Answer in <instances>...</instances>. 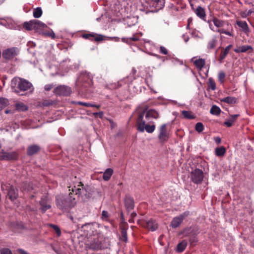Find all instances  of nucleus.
Here are the masks:
<instances>
[{
    "mask_svg": "<svg viewBox=\"0 0 254 254\" xmlns=\"http://www.w3.org/2000/svg\"><path fill=\"white\" fill-rule=\"evenodd\" d=\"M15 110L18 112H24L28 110V107L23 103H16L15 105Z\"/></svg>",
    "mask_w": 254,
    "mask_h": 254,
    "instance_id": "obj_25",
    "label": "nucleus"
},
{
    "mask_svg": "<svg viewBox=\"0 0 254 254\" xmlns=\"http://www.w3.org/2000/svg\"><path fill=\"white\" fill-rule=\"evenodd\" d=\"M86 245V248L94 251L99 250L101 248V244L98 241H96L95 240H94L91 242L87 243Z\"/></svg>",
    "mask_w": 254,
    "mask_h": 254,
    "instance_id": "obj_16",
    "label": "nucleus"
},
{
    "mask_svg": "<svg viewBox=\"0 0 254 254\" xmlns=\"http://www.w3.org/2000/svg\"><path fill=\"white\" fill-rule=\"evenodd\" d=\"M138 40H139V37L135 35H133L132 37H130L129 38H123L122 39V41L125 43H127L128 42L130 41L131 40L133 41H136Z\"/></svg>",
    "mask_w": 254,
    "mask_h": 254,
    "instance_id": "obj_42",
    "label": "nucleus"
},
{
    "mask_svg": "<svg viewBox=\"0 0 254 254\" xmlns=\"http://www.w3.org/2000/svg\"><path fill=\"white\" fill-rule=\"evenodd\" d=\"M182 115L185 118L188 119H193L194 118V116L192 114L191 112L188 111H183Z\"/></svg>",
    "mask_w": 254,
    "mask_h": 254,
    "instance_id": "obj_41",
    "label": "nucleus"
},
{
    "mask_svg": "<svg viewBox=\"0 0 254 254\" xmlns=\"http://www.w3.org/2000/svg\"><path fill=\"white\" fill-rule=\"evenodd\" d=\"M78 82H89L90 77L86 73H83L81 74L78 79Z\"/></svg>",
    "mask_w": 254,
    "mask_h": 254,
    "instance_id": "obj_32",
    "label": "nucleus"
},
{
    "mask_svg": "<svg viewBox=\"0 0 254 254\" xmlns=\"http://www.w3.org/2000/svg\"><path fill=\"white\" fill-rule=\"evenodd\" d=\"M221 110L219 107L216 105H213L210 109V113L214 115H218L220 114Z\"/></svg>",
    "mask_w": 254,
    "mask_h": 254,
    "instance_id": "obj_39",
    "label": "nucleus"
},
{
    "mask_svg": "<svg viewBox=\"0 0 254 254\" xmlns=\"http://www.w3.org/2000/svg\"><path fill=\"white\" fill-rule=\"evenodd\" d=\"M99 227L95 223H89L83 225L81 227V231L83 235L86 237L89 238L91 236H95L98 233Z\"/></svg>",
    "mask_w": 254,
    "mask_h": 254,
    "instance_id": "obj_3",
    "label": "nucleus"
},
{
    "mask_svg": "<svg viewBox=\"0 0 254 254\" xmlns=\"http://www.w3.org/2000/svg\"><path fill=\"white\" fill-rule=\"evenodd\" d=\"M40 147L36 144L30 145L27 147V153L28 155L31 156L39 151Z\"/></svg>",
    "mask_w": 254,
    "mask_h": 254,
    "instance_id": "obj_20",
    "label": "nucleus"
},
{
    "mask_svg": "<svg viewBox=\"0 0 254 254\" xmlns=\"http://www.w3.org/2000/svg\"><path fill=\"white\" fill-rule=\"evenodd\" d=\"M40 205L41 206L40 209L42 213H45L48 209L51 207V205L47 196H44L41 198L40 201Z\"/></svg>",
    "mask_w": 254,
    "mask_h": 254,
    "instance_id": "obj_13",
    "label": "nucleus"
},
{
    "mask_svg": "<svg viewBox=\"0 0 254 254\" xmlns=\"http://www.w3.org/2000/svg\"><path fill=\"white\" fill-rule=\"evenodd\" d=\"M195 128L197 132H201L204 129L203 125L201 123H197L195 125Z\"/></svg>",
    "mask_w": 254,
    "mask_h": 254,
    "instance_id": "obj_45",
    "label": "nucleus"
},
{
    "mask_svg": "<svg viewBox=\"0 0 254 254\" xmlns=\"http://www.w3.org/2000/svg\"><path fill=\"white\" fill-rule=\"evenodd\" d=\"M70 192L68 195L57 196L56 197V205L63 211H67L76 204L75 199Z\"/></svg>",
    "mask_w": 254,
    "mask_h": 254,
    "instance_id": "obj_1",
    "label": "nucleus"
},
{
    "mask_svg": "<svg viewBox=\"0 0 254 254\" xmlns=\"http://www.w3.org/2000/svg\"><path fill=\"white\" fill-rule=\"evenodd\" d=\"M33 16L36 18L40 17L42 14V8L38 7L33 10Z\"/></svg>",
    "mask_w": 254,
    "mask_h": 254,
    "instance_id": "obj_36",
    "label": "nucleus"
},
{
    "mask_svg": "<svg viewBox=\"0 0 254 254\" xmlns=\"http://www.w3.org/2000/svg\"><path fill=\"white\" fill-rule=\"evenodd\" d=\"M142 111H144L145 113L144 119L145 120L147 121V123H152L151 120L152 119H156L159 118V114L158 112L154 110H149L148 111H146V110L145 109L138 108L136 109L135 113L138 116L139 113Z\"/></svg>",
    "mask_w": 254,
    "mask_h": 254,
    "instance_id": "obj_5",
    "label": "nucleus"
},
{
    "mask_svg": "<svg viewBox=\"0 0 254 254\" xmlns=\"http://www.w3.org/2000/svg\"><path fill=\"white\" fill-rule=\"evenodd\" d=\"M9 104L8 100L4 98H0V111Z\"/></svg>",
    "mask_w": 254,
    "mask_h": 254,
    "instance_id": "obj_35",
    "label": "nucleus"
},
{
    "mask_svg": "<svg viewBox=\"0 0 254 254\" xmlns=\"http://www.w3.org/2000/svg\"><path fill=\"white\" fill-rule=\"evenodd\" d=\"M214 140L217 144H219L221 142V139L219 137H216L214 138Z\"/></svg>",
    "mask_w": 254,
    "mask_h": 254,
    "instance_id": "obj_59",
    "label": "nucleus"
},
{
    "mask_svg": "<svg viewBox=\"0 0 254 254\" xmlns=\"http://www.w3.org/2000/svg\"><path fill=\"white\" fill-rule=\"evenodd\" d=\"M33 189V187L30 184L26 183H23L21 187V190L22 191H29Z\"/></svg>",
    "mask_w": 254,
    "mask_h": 254,
    "instance_id": "obj_37",
    "label": "nucleus"
},
{
    "mask_svg": "<svg viewBox=\"0 0 254 254\" xmlns=\"http://www.w3.org/2000/svg\"><path fill=\"white\" fill-rule=\"evenodd\" d=\"M1 189L3 191H6L5 192L7 193L9 198L12 201L14 200L17 198L18 196L17 190H15L14 188L10 186V184H2Z\"/></svg>",
    "mask_w": 254,
    "mask_h": 254,
    "instance_id": "obj_7",
    "label": "nucleus"
},
{
    "mask_svg": "<svg viewBox=\"0 0 254 254\" xmlns=\"http://www.w3.org/2000/svg\"><path fill=\"white\" fill-rule=\"evenodd\" d=\"M232 47V45H229L225 48L223 52H222L220 54V55L219 57L220 61H222L226 58V56L229 53V51Z\"/></svg>",
    "mask_w": 254,
    "mask_h": 254,
    "instance_id": "obj_30",
    "label": "nucleus"
},
{
    "mask_svg": "<svg viewBox=\"0 0 254 254\" xmlns=\"http://www.w3.org/2000/svg\"><path fill=\"white\" fill-rule=\"evenodd\" d=\"M68 217L71 220V221L73 223H75L76 220L78 219L77 218H74V217H73V216H72V215H70L68 216Z\"/></svg>",
    "mask_w": 254,
    "mask_h": 254,
    "instance_id": "obj_61",
    "label": "nucleus"
},
{
    "mask_svg": "<svg viewBox=\"0 0 254 254\" xmlns=\"http://www.w3.org/2000/svg\"><path fill=\"white\" fill-rule=\"evenodd\" d=\"M237 25L242 28V30L247 33L249 31V29L247 22L245 21H237Z\"/></svg>",
    "mask_w": 254,
    "mask_h": 254,
    "instance_id": "obj_24",
    "label": "nucleus"
},
{
    "mask_svg": "<svg viewBox=\"0 0 254 254\" xmlns=\"http://www.w3.org/2000/svg\"><path fill=\"white\" fill-rule=\"evenodd\" d=\"M83 37L86 39L94 38L95 41H100L104 40V36L102 35H95L94 34H85L83 35Z\"/></svg>",
    "mask_w": 254,
    "mask_h": 254,
    "instance_id": "obj_21",
    "label": "nucleus"
},
{
    "mask_svg": "<svg viewBox=\"0 0 254 254\" xmlns=\"http://www.w3.org/2000/svg\"><path fill=\"white\" fill-rule=\"evenodd\" d=\"M221 101L228 104H234L236 102V99L234 97L228 96L221 99Z\"/></svg>",
    "mask_w": 254,
    "mask_h": 254,
    "instance_id": "obj_38",
    "label": "nucleus"
},
{
    "mask_svg": "<svg viewBox=\"0 0 254 254\" xmlns=\"http://www.w3.org/2000/svg\"><path fill=\"white\" fill-rule=\"evenodd\" d=\"M171 61H172V63L174 64H179L182 65L183 64V62L182 61H181L176 58L172 59Z\"/></svg>",
    "mask_w": 254,
    "mask_h": 254,
    "instance_id": "obj_52",
    "label": "nucleus"
},
{
    "mask_svg": "<svg viewBox=\"0 0 254 254\" xmlns=\"http://www.w3.org/2000/svg\"><path fill=\"white\" fill-rule=\"evenodd\" d=\"M71 93V88L65 85H60L54 89V93L59 96H68Z\"/></svg>",
    "mask_w": 254,
    "mask_h": 254,
    "instance_id": "obj_10",
    "label": "nucleus"
},
{
    "mask_svg": "<svg viewBox=\"0 0 254 254\" xmlns=\"http://www.w3.org/2000/svg\"><path fill=\"white\" fill-rule=\"evenodd\" d=\"M69 188V191H72L76 195H86V190L83 187V185L81 182H78L71 185Z\"/></svg>",
    "mask_w": 254,
    "mask_h": 254,
    "instance_id": "obj_6",
    "label": "nucleus"
},
{
    "mask_svg": "<svg viewBox=\"0 0 254 254\" xmlns=\"http://www.w3.org/2000/svg\"><path fill=\"white\" fill-rule=\"evenodd\" d=\"M17 251L20 254H28L26 251H25L23 249H19Z\"/></svg>",
    "mask_w": 254,
    "mask_h": 254,
    "instance_id": "obj_62",
    "label": "nucleus"
},
{
    "mask_svg": "<svg viewBox=\"0 0 254 254\" xmlns=\"http://www.w3.org/2000/svg\"><path fill=\"white\" fill-rule=\"evenodd\" d=\"M212 21H208V23L209 24V28L212 30H213V31H215V29H214V27L213 26V25H212Z\"/></svg>",
    "mask_w": 254,
    "mask_h": 254,
    "instance_id": "obj_60",
    "label": "nucleus"
},
{
    "mask_svg": "<svg viewBox=\"0 0 254 254\" xmlns=\"http://www.w3.org/2000/svg\"><path fill=\"white\" fill-rule=\"evenodd\" d=\"M102 218H107L108 217V212L107 211L103 210L102 212Z\"/></svg>",
    "mask_w": 254,
    "mask_h": 254,
    "instance_id": "obj_55",
    "label": "nucleus"
},
{
    "mask_svg": "<svg viewBox=\"0 0 254 254\" xmlns=\"http://www.w3.org/2000/svg\"><path fill=\"white\" fill-rule=\"evenodd\" d=\"M43 34L46 36L51 37L53 39H55L56 38L55 34L54 32V31L51 29L48 31L44 32L43 33Z\"/></svg>",
    "mask_w": 254,
    "mask_h": 254,
    "instance_id": "obj_44",
    "label": "nucleus"
},
{
    "mask_svg": "<svg viewBox=\"0 0 254 254\" xmlns=\"http://www.w3.org/2000/svg\"><path fill=\"white\" fill-rule=\"evenodd\" d=\"M17 55V49L16 48H11L6 49L3 51L2 57L5 59H10Z\"/></svg>",
    "mask_w": 254,
    "mask_h": 254,
    "instance_id": "obj_12",
    "label": "nucleus"
},
{
    "mask_svg": "<svg viewBox=\"0 0 254 254\" xmlns=\"http://www.w3.org/2000/svg\"><path fill=\"white\" fill-rule=\"evenodd\" d=\"M143 226L152 231H155L158 228L157 223L153 219L144 221Z\"/></svg>",
    "mask_w": 254,
    "mask_h": 254,
    "instance_id": "obj_15",
    "label": "nucleus"
},
{
    "mask_svg": "<svg viewBox=\"0 0 254 254\" xmlns=\"http://www.w3.org/2000/svg\"><path fill=\"white\" fill-rule=\"evenodd\" d=\"M208 88L212 90H215L216 89V84L214 80L211 78H209L208 80Z\"/></svg>",
    "mask_w": 254,
    "mask_h": 254,
    "instance_id": "obj_43",
    "label": "nucleus"
},
{
    "mask_svg": "<svg viewBox=\"0 0 254 254\" xmlns=\"http://www.w3.org/2000/svg\"><path fill=\"white\" fill-rule=\"evenodd\" d=\"M138 18L134 16H127L124 18V22L125 25H127L128 27L134 25L138 22Z\"/></svg>",
    "mask_w": 254,
    "mask_h": 254,
    "instance_id": "obj_14",
    "label": "nucleus"
},
{
    "mask_svg": "<svg viewBox=\"0 0 254 254\" xmlns=\"http://www.w3.org/2000/svg\"><path fill=\"white\" fill-rule=\"evenodd\" d=\"M183 221V216L174 217L171 222L170 226L173 228H176L180 226Z\"/></svg>",
    "mask_w": 254,
    "mask_h": 254,
    "instance_id": "obj_19",
    "label": "nucleus"
},
{
    "mask_svg": "<svg viewBox=\"0 0 254 254\" xmlns=\"http://www.w3.org/2000/svg\"><path fill=\"white\" fill-rule=\"evenodd\" d=\"M225 78V73L223 71H221L219 72L218 74V80L220 83H223L224 79Z\"/></svg>",
    "mask_w": 254,
    "mask_h": 254,
    "instance_id": "obj_47",
    "label": "nucleus"
},
{
    "mask_svg": "<svg viewBox=\"0 0 254 254\" xmlns=\"http://www.w3.org/2000/svg\"><path fill=\"white\" fill-rule=\"evenodd\" d=\"M17 158V154L16 152H5L3 150L0 153V160H16Z\"/></svg>",
    "mask_w": 254,
    "mask_h": 254,
    "instance_id": "obj_11",
    "label": "nucleus"
},
{
    "mask_svg": "<svg viewBox=\"0 0 254 254\" xmlns=\"http://www.w3.org/2000/svg\"><path fill=\"white\" fill-rule=\"evenodd\" d=\"M239 116L238 114L231 116L230 118L224 122V125L227 127H231Z\"/></svg>",
    "mask_w": 254,
    "mask_h": 254,
    "instance_id": "obj_29",
    "label": "nucleus"
},
{
    "mask_svg": "<svg viewBox=\"0 0 254 254\" xmlns=\"http://www.w3.org/2000/svg\"><path fill=\"white\" fill-rule=\"evenodd\" d=\"M144 112L142 111L139 113L136 120L137 129L141 132H143L144 130L149 133L154 132L155 129V125L153 124L150 125V123H147V121L144 119Z\"/></svg>",
    "mask_w": 254,
    "mask_h": 254,
    "instance_id": "obj_2",
    "label": "nucleus"
},
{
    "mask_svg": "<svg viewBox=\"0 0 254 254\" xmlns=\"http://www.w3.org/2000/svg\"><path fill=\"white\" fill-rule=\"evenodd\" d=\"M53 87V84H47L45 86L44 89L46 91H50Z\"/></svg>",
    "mask_w": 254,
    "mask_h": 254,
    "instance_id": "obj_54",
    "label": "nucleus"
},
{
    "mask_svg": "<svg viewBox=\"0 0 254 254\" xmlns=\"http://www.w3.org/2000/svg\"><path fill=\"white\" fill-rule=\"evenodd\" d=\"M218 43V37L214 36L208 42L207 48L208 50L213 49Z\"/></svg>",
    "mask_w": 254,
    "mask_h": 254,
    "instance_id": "obj_22",
    "label": "nucleus"
},
{
    "mask_svg": "<svg viewBox=\"0 0 254 254\" xmlns=\"http://www.w3.org/2000/svg\"><path fill=\"white\" fill-rule=\"evenodd\" d=\"M17 83V87L21 91H28L30 93H32L34 91V88L31 83L28 80L18 78L15 79Z\"/></svg>",
    "mask_w": 254,
    "mask_h": 254,
    "instance_id": "obj_4",
    "label": "nucleus"
},
{
    "mask_svg": "<svg viewBox=\"0 0 254 254\" xmlns=\"http://www.w3.org/2000/svg\"><path fill=\"white\" fill-rule=\"evenodd\" d=\"M233 29H231V31L225 30V34L233 37L234 36L233 33Z\"/></svg>",
    "mask_w": 254,
    "mask_h": 254,
    "instance_id": "obj_57",
    "label": "nucleus"
},
{
    "mask_svg": "<svg viewBox=\"0 0 254 254\" xmlns=\"http://www.w3.org/2000/svg\"><path fill=\"white\" fill-rule=\"evenodd\" d=\"M215 32H218L220 34H225V30L224 29H217L215 30Z\"/></svg>",
    "mask_w": 254,
    "mask_h": 254,
    "instance_id": "obj_64",
    "label": "nucleus"
},
{
    "mask_svg": "<svg viewBox=\"0 0 254 254\" xmlns=\"http://www.w3.org/2000/svg\"><path fill=\"white\" fill-rule=\"evenodd\" d=\"M109 39L111 40H114L115 42H119L120 41V38L117 37H109Z\"/></svg>",
    "mask_w": 254,
    "mask_h": 254,
    "instance_id": "obj_58",
    "label": "nucleus"
},
{
    "mask_svg": "<svg viewBox=\"0 0 254 254\" xmlns=\"http://www.w3.org/2000/svg\"><path fill=\"white\" fill-rule=\"evenodd\" d=\"M226 152V149L224 147L221 146L215 149V154L217 156H222Z\"/></svg>",
    "mask_w": 254,
    "mask_h": 254,
    "instance_id": "obj_34",
    "label": "nucleus"
},
{
    "mask_svg": "<svg viewBox=\"0 0 254 254\" xmlns=\"http://www.w3.org/2000/svg\"><path fill=\"white\" fill-rule=\"evenodd\" d=\"M121 235L123 241L126 242L127 241V232L126 229H123L121 231Z\"/></svg>",
    "mask_w": 254,
    "mask_h": 254,
    "instance_id": "obj_46",
    "label": "nucleus"
},
{
    "mask_svg": "<svg viewBox=\"0 0 254 254\" xmlns=\"http://www.w3.org/2000/svg\"><path fill=\"white\" fill-rule=\"evenodd\" d=\"M195 65L199 69H201L205 65V61L203 59H199L194 61Z\"/></svg>",
    "mask_w": 254,
    "mask_h": 254,
    "instance_id": "obj_33",
    "label": "nucleus"
},
{
    "mask_svg": "<svg viewBox=\"0 0 254 254\" xmlns=\"http://www.w3.org/2000/svg\"><path fill=\"white\" fill-rule=\"evenodd\" d=\"M34 24H33V20L29 22H25L23 24L24 27L28 30H31L34 28Z\"/></svg>",
    "mask_w": 254,
    "mask_h": 254,
    "instance_id": "obj_40",
    "label": "nucleus"
},
{
    "mask_svg": "<svg viewBox=\"0 0 254 254\" xmlns=\"http://www.w3.org/2000/svg\"><path fill=\"white\" fill-rule=\"evenodd\" d=\"M196 15L202 19H204L206 17L204 9L201 6H198L195 10Z\"/></svg>",
    "mask_w": 254,
    "mask_h": 254,
    "instance_id": "obj_23",
    "label": "nucleus"
},
{
    "mask_svg": "<svg viewBox=\"0 0 254 254\" xmlns=\"http://www.w3.org/2000/svg\"><path fill=\"white\" fill-rule=\"evenodd\" d=\"M0 254H12V252L8 248H3L0 250Z\"/></svg>",
    "mask_w": 254,
    "mask_h": 254,
    "instance_id": "obj_51",
    "label": "nucleus"
},
{
    "mask_svg": "<svg viewBox=\"0 0 254 254\" xmlns=\"http://www.w3.org/2000/svg\"><path fill=\"white\" fill-rule=\"evenodd\" d=\"M50 226L54 229L58 236H61V232L58 226L53 224H50Z\"/></svg>",
    "mask_w": 254,
    "mask_h": 254,
    "instance_id": "obj_48",
    "label": "nucleus"
},
{
    "mask_svg": "<svg viewBox=\"0 0 254 254\" xmlns=\"http://www.w3.org/2000/svg\"><path fill=\"white\" fill-rule=\"evenodd\" d=\"M113 173V170L111 168L107 169L103 175V179L104 181H107L110 180Z\"/></svg>",
    "mask_w": 254,
    "mask_h": 254,
    "instance_id": "obj_28",
    "label": "nucleus"
},
{
    "mask_svg": "<svg viewBox=\"0 0 254 254\" xmlns=\"http://www.w3.org/2000/svg\"><path fill=\"white\" fill-rule=\"evenodd\" d=\"M182 38H183L184 41L186 43L188 42L190 39L189 36L187 35V34H183L182 36Z\"/></svg>",
    "mask_w": 254,
    "mask_h": 254,
    "instance_id": "obj_56",
    "label": "nucleus"
},
{
    "mask_svg": "<svg viewBox=\"0 0 254 254\" xmlns=\"http://www.w3.org/2000/svg\"><path fill=\"white\" fill-rule=\"evenodd\" d=\"M212 22L213 23V24L217 28H220V27H223L224 25L225 21L224 20L218 19L216 17H213L212 19Z\"/></svg>",
    "mask_w": 254,
    "mask_h": 254,
    "instance_id": "obj_31",
    "label": "nucleus"
},
{
    "mask_svg": "<svg viewBox=\"0 0 254 254\" xmlns=\"http://www.w3.org/2000/svg\"><path fill=\"white\" fill-rule=\"evenodd\" d=\"M125 206L128 211L132 210L134 208V200L129 196H126L125 199Z\"/></svg>",
    "mask_w": 254,
    "mask_h": 254,
    "instance_id": "obj_18",
    "label": "nucleus"
},
{
    "mask_svg": "<svg viewBox=\"0 0 254 254\" xmlns=\"http://www.w3.org/2000/svg\"><path fill=\"white\" fill-rule=\"evenodd\" d=\"M76 104L82 105L87 107H89L90 106V103L88 102H83L81 101H78L76 102Z\"/></svg>",
    "mask_w": 254,
    "mask_h": 254,
    "instance_id": "obj_53",
    "label": "nucleus"
},
{
    "mask_svg": "<svg viewBox=\"0 0 254 254\" xmlns=\"http://www.w3.org/2000/svg\"><path fill=\"white\" fill-rule=\"evenodd\" d=\"M159 52L163 55H167L168 53V50L164 46H160L159 48Z\"/></svg>",
    "mask_w": 254,
    "mask_h": 254,
    "instance_id": "obj_49",
    "label": "nucleus"
},
{
    "mask_svg": "<svg viewBox=\"0 0 254 254\" xmlns=\"http://www.w3.org/2000/svg\"><path fill=\"white\" fill-rule=\"evenodd\" d=\"M189 214V212L188 211H186L184 213H183L182 214L179 215V216H183V220L184 218L187 217Z\"/></svg>",
    "mask_w": 254,
    "mask_h": 254,
    "instance_id": "obj_63",
    "label": "nucleus"
},
{
    "mask_svg": "<svg viewBox=\"0 0 254 254\" xmlns=\"http://www.w3.org/2000/svg\"><path fill=\"white\" fill-rule=\"evenodd\" d=\"M187 246V242L185 240L182 241L181 242L179 243L177 246L176 251L178 253H182L186 249Z\"/></svg>",
    "mask_w": 254,
    "mask_h": 254,
    "instance_id": "obj_27",
    "label": "nucleus"
},
{
    "mask_svg": "<svg viewBox=\"0 0 254 254\" xmlns=\"http://www.w3.org/2000/svg\"><path fill=\"white\" fill-rule=\"evenodd\" d=\"M169 137V133L167 129V125H162L159 128L158 138L159 141L164 143L167 141Z\"/></svg>",
    "mask_w": 254,
    "mask_h": 254,
    "instance_id": "obj_9",
    "label": "nucleus"
},
{
    "mask_svg": "<svg viewBox=\"0 0 254 254\" xmlns=\"http://www.w3.org/2000/svg\"><path fill=\"white\" fill-rule=\"evenodd\" d=\"M33 22L34 25V30H40L47 27L46 25L38 20H33Z\"/></svg>",
    "mask_w": 254,
    "mask_h": 254,
    "instance_id": "obj_26",
    "label": "nucleus"
},
{
    "mask_svg": "<svg viewBox=\"0 0 254 254\" xmlns=\"http://www.w3.org/2000/svg\"><path fill=\"white\" fill-rule=\"evenodd\" d=\"M234 51L236 53H245L248 51L249 52H252L253 48L250 45H243L235 49Z\"/></svg>",
    "mask_w": 254,
    "mask_h": 254,
    "instance_id": "obj_17",
    "label": "nucleus"
},
{
    "mask_svg": "<svg viewBox=\"0 0 254 254\" xmlns=\"http://www.w3.org/2000/svg\"><path fill=\"white\" fill-rule=\"evenodd\" d=\"M203 172L201 169H195L191 173V180L196 184H200L203 181Z\"/></svg>",
    "mask_w": 254,
    "mask_h": 254,
    "instance_id": "obj_8",
    "label": "nucleus"
},
{
    "mask_svg": "<svg viewBox=\"0 0 254 254\" xmlns=\"http://www.w3.org/2000/svg\"><path fill=\"white\" fill-rule=\"evenodd\" d=\"M191 35L192 37L196 38H200L201 37L199 35L198 31L193 30L191 32Z\"/></svg>",
    "mask_w": 254,
    "mask_h": 254,
    "instance_id": "obj_50",
    "label": "nucleus"
}]
</instances>
